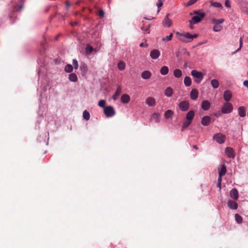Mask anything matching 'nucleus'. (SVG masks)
I'll return each instance as SVG.
<instances>
[{
  "label": "nucleus",
  "mask_w": 248,
  "mask_h": 248,
  "mask_svg": "<svg viewBox=\"0 0 248 248\" xmlns=\"http://www.w3.org/2000/svg\"><path fill=\"white\" fill-rule=\"evenodd\" d=\"M225 153L227 155L230 157L234 158L235 157V155L234 154V151L232 148L231 147H227L225 149Z\"/></svg>",
  "instance_id": "8"
},
{
  "label": "nucleus",
  "mask_w": 248,
  "mask_h": 248,
  "mask_svg": "<svg viewBox=\"0 0 248 248\" xmlns=\"http://www.w3.org/2000/svg\"><path fill=\"white\" fill-rule=\"evenodd\" d=\"M213 139L215 140L218 143L223 144L226 140V137L224 135L218 133L214 135Z\"/></svg>",
  "instance_id": "6"
},
{
  "label": "nucleus",
  "mask_w": 248,
  "mask_h": 248,
  "mask_svg": "<svg viewBox=\"0 0 248 248\" xmlns=\"http://www.w3.org/2000/svg\"><path fill=\"white\" fill-rule=\"evenodd\" d=\"M160 55L159 51L157 49H154L150 52V56L153 59H157Z\"/></svg>",
  "instance_id": "9"
},
{
  "label": "nucleus",
  "mask_w": 248,
  "mask_h": 248,
  "mask_svg": "<svg viewBox=\"0 0 248 248\" xmlns=\"http://www.w3.org/2000/svg\"><path fill=\"white\" fill-rule=\"evenodd\" d=\"M192 76L194 78V81L197 83H200L203 78V74L196 70H193L191 72Z\"/></svg>",
  "instance_id": "4"
},
{
  "label": "nucleus",
  "mask_w": 248,
  "mask_h": 248,
  "mask_svg": "<svg viewBox=\"0 0 248 248\" xmlns=\"http://www.w3.org/2000/svg\"><path fill=\"white\" fill-rule=\"evenodd\" d=\"M211 122V118L209 116H206L202 118L201 123L204 126L208 125Z\"/></svg>",
  "instance_id": "11"
},
{
  "label": "nucleus",
  "mask_w": 248,
  "mask_h": 248,
  "mask_svg": "<svg viewBox=\"0 0 248 248\" xmlns=\"http://www.w3.org/2000/svg\"><path fill=\"white\" fill-rule=\"evenodd\" d=\"M105 13L103 10H101L99 11V15L101 17H103L104 16Z\"/></svg>",
  "instance_id": "47"
},
{
  "label": "nucleus",
  "mask_w": 248,
  "mask_h": 248,
  "mask_svg": "<svg viewBox=\"0 0 248 248\" xmlns=\"http://www.w3.org/2000/svg\"><path fill=\"white\" fill-rule=\"evenodd\" d=\"M106 101L104 100H101L98 102V105L99 107L103 108H113L111 106H108L105 107Z\"/></svg>",
  "instance_id": "22"
},
{
  "label": "nucleus",
  "mask_w": 248,
  "mask_h": 248,
  "mask_svg": "<svg viewBox=\"0 0 248 248\" xmlns=\"http://www.w3.org/2000/svg\"><path fill=\"white\" fill-rule=\"evenodd\" d=\"M189 102L187 101H183L179 104L180 108H188L189 107Z\"/></svg>",
  "instance_id": "26"
},
{
  "label": "nucleus",
  "mask_w": 248,
  "mask_h": 248,
  "mask_svg": "<svg viewBox=\"0 0 248 248\" xmlns=\"http://www.w3.org/2000/svg\"><path fill=\"white\" fill-rule=\"evenodd\" d=\"M225 6L228 8L231 7V4L229 2L228 0H227L225 2Z\"/></svg>",
  "instance_id": "48"
},
{
  "label": "nucleus",
  "mask_w": 248,
  "mask_h": 248,
  "mask_svg": "<svg viewBox=\"0 0 248 248\" xmlns=\"http://www.w3.org/2000/svg\"><path fill=\"white\" fill-rule=\"evenodd\" d=\"M223 97L225 101H230L232 97V93H231V92L229 90L225 91L223 94Z\"/></svg>",
  "instance_id": "14"
},
{
  "label": "nucleus",
  "mask_w": 248,
  "mask_h": 248,
  "mask_svg": "<svg viewBox=\"0 0 248 248\" xmlns=\"http://www.w3.org/2000/svg\"><path fill=\"white\" fill-rule=\"evenodd\" d=\"M242 41H243L242 38L240 37V38L239 39V44H240L239 47L236 50V52H238V51H239L241 49L242 46V44H243Z\"/></svg>",
  "instance_id": "46"
},
{
  "label": "nucleus",
  "mask_w": 248,
  "mask_h": 248,
  "mask_svg": "<svg viewBox=\"0 0 248 248\" xmlns=\"http://www.w3.org/2000/svg\"><path fill=\"white\" fill-rule=\"evenodd\" d=\"M211 5L217 8H221L222 7L221 4L217 2H211Z\"/></svg>",
  "instance_id": "39"
},
{
  "label": "nucleus",
  "mask_w": 248,
  "mask_h": 248,
  "mask_svg": "<svg viewBox=\"0 0 248 248\" xmlns=\"http://www.w3.org/2000/svg\"><path fill=\"white\" fill-rule=\"evenodd\" d=\"M173 75L176 78H180L182 76V72L179 69H175L173 71Z\"/></svg>",
  "instance_id": "23"
},
{
  "label": "nucleus",
  "mask_w": 248,
  "mask_h": 248,
  "mask_svg": "<svg viewBox=\"0 0 248 248\" xmlns=\"http://www.w3.org/2000/svg\"><path fill=\"white\" fill-rule=\"evenodd\" d=\"M23 7V5H20L19 6V11L21 10L22 9Z\"/></svg>",
  "instance_id": "54"
},
{
  "label": "nucleus",
  "mask_w": 248,
  "mask_h": 248,
  "mask_svg": "<svg viewBox=\"0 0 248 248\" xmlns=\"http://www.w3.org/2000/svg\"><path fill=\"white\" fill-rule=\"evenodd\" d=\"M73 70V67L72 65L70 64H67L64 68V70L67 73H70Z\"/></svg>",
  "instance_id": "33"
},
{
  "label": "nucleus",
  "mask_w": 248,
  "mask_h": 248,
  "mask_svg": "<svg viewBox=\"0 0 248 248\" xmlns=\"http://www.w3.org/2000/svg\"><path fill=\"white\" fill-rule=\"evenodd\" d=\"M146 103L149 106V107H153L155 105V101L154 98L152 97H149L146 99Z\"/></svg>",
  "instance_id": "19"
},
{
  "label": "nucleus",
  "mask_w": 248,
  "mask_h": 248,
  "mask_svg": "<svg viewBox=\"0 0 248 248\" xmlns=\"http://www.w3.org/2000/svg\"><path fill=\"white\" fill-rule=\"evenodd\" d=\"M230 196L234 200H237L238 198V192L236 188H233L230 191Z\"/></svg>",
  "instance_id": "12"
},
{
  "label": "nucleus",
  "mask_w": 248,
  "mask_h": 248,
  "mask_svg": "<svg viewBox=\"0 0 248 248\" xmlns=\"http://www.w3.org/2000/svg\"><path fill=\"white\" fill-rule=\"evenodd\" d=\"M173 114V112L172 110H171L170 109H168V110L166 111L165 113V118L167 119H169L172 116Z\"/></svg>",
  "instance_id": "34"
},
{
  "label": "nucleus",
  "mask_w": 248,
  "mask_h": 248,
  "mask_svg": "<svg viewBox=\"0 0 248 248\" xmlns=\"http://www.w3.org/2000/svg\"><path fill=\"white\" fill-rule=\"evenodd\" d=\"M194 115L195 113L193 110H190L187 113L186 119L183 123L182 131H184L185 128L187 127L191 124Z\"/></svg>",
  "instance_id": "1"
},
{
  "label": "nucleus",
  "mask_w": 248,
  "mask_h": 248,
  "mask_svg": "<svg viewBox=\"0 0 248 248\" xmlns=\"http://www.w3.org/2000/svg\"><path fill=\"white\" fill-rule=\"evenodd\" d=\"M227 205L228 207L232 209H236L238 207L237 203L235 202L232 200L228 201Z\"/></svg>",
  "instance_id": "16"
},
{
  "label": "nucleus",
  "mask_w": 248,
  "mask_h": 248,
  "mask_svg": "<svg viewBox=\"0 0 248 248\" xmlns=\"http://www.w3.org/2000/svg\"><path fill=\"white\" fill-rule=\"evenodd\" d=\"M239 115L241 117H244L246 115L245 109H239Z\"/></svg>",
  "instance_id": "42"
},
{
  "label": "nucleus",
  "mask_w": 248,
  "mask_h": 248,
  "mask_svg": "<svg viewBox=\"0 0 248 248\" xmlns=\"http://www.w3.org/2000/svg\"><path fill=\"white\" fill-rule=\"evenodd\" d=\"M190 98L192 100H196L198 98V90L196 89H193L190 92Z\"/></svg>",
  "instance_id": "15"
},
{
  "label": "nucleus",
  "mask_w": 248,
  "mask_h": 248,
  "mask_svg": "<svg viewBox=\"0 0 248 248\" xmlns=\"http://www.w3.org/2000/svg\"><path fill=\"white\" fill-rule=\"evenodd\" d=\"M156 5H157V6L158 8V11H159L160 10V7L163 5V2L161 0H158V2H157Z\"/></svg>",
  "instance_id": "45"
},
{
  "label": "nucleus",
  "mask_w": 248,
  "mask_h": 248,
  "mask_svg": "<svg viewBox=\"0 0 248 248\" xmlns=\"http://www.w3.org/2000/svg\"><path fill=\"white\" fill-rule=\"evenodd\" d=\"M238 108L241 109V108H244L243 107H240Z\"/></svg>",
  "instance_id": "55"
},
{
  "label": "nucleus",
  "mask_w": 248,
  "mask_h": 248,
  "mask_svg": "<svg viewBox=\"0 0 248 248\" xmlns=\"http://www.w3.org/2000/svg\"><path fill=\"white\" fill-rule=\"evenodd\" d=\"M222 177V176H220V175H219V177H218V179H217V183H221Z\"/></svg>",
  "instance_id": "50"
},
{
  "label": "nucleus",
  "mask_w": 248,
  "mask_h": 248,
  "mask_svg": "<svg viewBox=\"0 0 248 248\" xmlns=\"http://www.w3.org/2000/svg\"><path fill=\"white\" fill-rule=\"evenodd\" d=\"M83 118L86 121L89 120L90 118V114L86 110H84L83 113Z\"/></svg>",
  "instance_id": "35"
},
{
  "label": "nucleus",
  "mask_w": 248,
  "mask_h": 248,
  "mask_svg": "<svg viewBox=\"0 0 248 248\" xmlns=\"http://www.w3.org/2000/svg\"><path fill=\"white\" fill-rule=\"evenodd\" d=\"M93 51V48L90 45H87L86 47V52L88 54H91Z\"/></svg>",
  "instance_id": "37"
},
{
  "label": "nucleus",
  "mask_w": 248,
  "mask_h": 248,
  "mask_svg": "<svg viewBox=\"0 0 248 248\" xmlns=\"http://www.w3.org/2000/svg\"><path fill=\"white\" fill-rule=\"evenodd\" d=\"M176 34L178 39L184 42H186V41L185 40L186 38L189 39L190 40V41H191L194 38H196L198 37V35L197 34L192 35L188 32H186L184 34L177 32Z\"/></svg>",
  "instance_id": "2"
},
{
  "label": "nucleus",
  "mask_w": 248,
  "mask_h": 248,
  "mask_svg": "<svg viewBox=\"0 0 248 248\" xmlns=\"http://www.w3.org/2000/svg\"><path fill=\"white\" fill-rule=\"evenodd\" d=\"M162 25L165 27H170L172 25L171 20L169 18V15H167L164 20L162 22Z\"/></svg>",
  "instance_id": "7"
},
{
  "label": "nucleus",
  "mask_w": 248,
  "mask_h": 248,
  "mask_svg": "<svg viewBox=\"0 0 248 248\" xmlns=\"http://www.w3.org/2000/svg\"><path fill=\"white\" fill-rule=\"evenodd\" d=\"M235 219L238 223H241L243 221L242 217L238 214L235 215Z\"/></svg>",
  "instance_id": "36"
},
{
  "label": "nucleus",
  "mask_w": 248,
  "mask_h": 248,
  "mask_svg": "<svg viewBox=\"0 0 248 248\" xmlns=\"http://www.w3.org/2000/svg\"><path fill=\"white\" fill-rule=\"evenodd\" d=\"M172 93H173L172 90L170 87H168L165 90V95H166L168 97L171 96L172 95Z\"/></svg>",
  "instance_id": "31"
},
{
  "label": "nucleus",
  "mask_w": 248,
  "mask_h": 248,
  "mask_svg": "<svg viewBox=\"0 0 248 248\" xmlns=\"http://www.w3.org/2000/svg\"><path fill=\"white\" fill-rule=\"evenodd\" d=\"M149 28L150 26L148 25L147 27H142L141 28V30L143 31L144 33H149Z\"/></svg>",
  "instance_id": "41"
},
{
  "label": "nucleus",
  "mask_w": 248,
  "mask_h": 248,
  "mask_svg": "<svg viewBox=\"0 0 248 248\" xmlns=\"http://www.w3.org/2000/svg\"><path fill=\"white\" fill-rule=\"evenodd\" d=\"M152 76L151 73L148 70L144 71L141 74V78L144 79H149Z\"/></svg>",
  "instance_id": "13"
},
{
  "label": "nucleus",
  "mask_w": 248,
  "mask_h": 248,
  "mask_svg": "<svg viewBox=\"0 0 248 248\" xmlns=\"http://www.w3.org/2000/svg\"><path fill=\"white\" fill-rule=\"evenodd\" d=\"M226 172V168L224 165L221 166V169L219 170V175L220 176H224Z\"/></svg>",
  "instance_id": "28"
},
{
  "label": "nucleus",
  "mask_w": 248,
  "mask_h": 248,
  "mask_svg": "<svg viewBox=\"0 0 248 248\" xmlns=\"http://www.w3.org/2000/svg\"><path fill=\"white\" fill-rule=\"evenodd\" d=\"M103 111L107 117H111L115 114L114 109H103Z\"/></svg>",
  "instance_id": "17"
},
{
  "label": "nucleus",
  "mask_w": 248,
  "mask_h": 248,
  "mask_svg": "<svg viewBox=\"0 0 248 248\" xmlns=\"http://www.w3.org/2000/svg\"><path fill=\"white\" fill-rule=\"evenodd\" d=\"M211 84L214 89H217L219 87V82L217 80L213 79L211 81Z\"/></svg>",
  "instance_id": "29"
},
{
  "label": "nucleus",
  "mask_w": 248,
  "mask_h": 248,
  "mask_svg": "<svg viewBox=\"0 0 248 248\" xmlns=\"http://www.w3.org/2000/svg\"><path fill=\"white\" fill-rule=\"evenodd\" d=\"M147 44H144L143 43H141L140 45V47H144V46H147Z\"/></svg>",
  "instance_id": "51"
},
{
  "label": "nucleus",
  "mask_w": 248,
  "mask_h": 248,
  "mask_svg": "<svg viewBox=\"0 0 248 248\" xmlns=\"http://www.w3.org/2000/svg\"><path fill=\"white\" fill-rule=\"evenodd\" d=\"M169 68L167 66H163L160 70V72L162 75L165 76L168 74L169 73Z\"/></svg>",
  "instance_id": "24"
},
{
  "label": "nucleus",
  "mask_w": 248,
  "mask_h": 248,
  "mask_svg": "<svg viewBox=\"0 0 248 248\" xmlns=\"http://www.w3.org/2000/svg\"><path fill=\"white\" fill-rule=\"evenodd\" d=\"M121 91H122V88L121 86H119L117 87V90L112 97V98L114 100H116L118 98L119 96H120V95L121 94Z\"/></svg>",
  "instance_id": "18"
},
{
  "label": "nucleus",
  "mask_w": 248,
  "mask_h": 248,
  "mask_svg": "<svg viewBox=\"0 0 248 248\" xmlns=\"http://www.w3.org/2000/svg\"><path fill=\"white\" fill-rule=\"evenodd\" d=\"M160 115L157 113H154L151 116V120L155 123L159 122L160 120Z\"/></svg>",
  "instance_id": "21"
},
{
  "label": "nucleus",
  "mask_w": 248,
  "mask_h": 248,
  "mask_svg": "<svg viewBox=\"0 0 248 248\" xmlns=\"http://www.w3.org/2000/svg\"><path fill=\"white\" fill-rule=\"evenodd\" d=\"M247 75H248V72H247Z\"/></svg>",
  "instance_id": "57"
},
{
  "label": "nucleus",
  "mask_w": 248,
  "mask_h": 248,
  "mask_svg": "<svg viewBox=\"0 0 248 248\" xmlns=\"http://www.w3.org/2000/svg\"><path fill=\"white\" fill-rule=\"evenodd\" d=\"M130 100V96L127 94H124L121 97V102L123 104H127Z\"/></svg>",
  "instance_id": "10"
},
{
  "label": "nucleus",
  "mask_w": 248,
  "mask_h": 248,
  "mask_svg": "<svg viewBox=\"0 0 248 248\" xmlns=\"http://www.w3.org/2000/svg\"><path fill=\"white\" fill-rule=\"evenodd\" d=\"M198 0H189L186 4V6H189L194 4Z\"/></svg>",
  "instance_id": "43"
},
{
  "label": "nucleus",
  "mask_w": 248,
  "mask_h": 248,
  "mask_svg": "<svg viewBox=\"0 0 248 248\" xmlns=\"http://www.w3.org/2000/svg\"><path fill=\"white\" fill-rule=\"evenodd\" d=\"M202 108H209L210 107V103L207 100L202 101Z\"/></svg>",
  "instance_id": "30"
},
{
  "label": "nucleus",
  "mask_w": 248,
  "mask_h": 248,
  "mask_svg": "<svg viewBox=\"0 0 248 248\" xmlns=\"http://www.w3.org/2000/svg\"><path fill=\"white\" fill-rule=\"evenodd\" d=\"M69 79L72 82H76L78 80V77L76 74L71 73L69 75Z\"/></svg>",
  "instance_id": "27"
},
{
  "label": "nucleus",
  "mask_w": 248,
  "mask_h": 248,
  "mask_svg": "<svg viewBox=\"0 0 248 248\" xmlns=\"http://www.w3.org/2000/svg\"><path fill=\"white\" fill-rule=\"evenodd\" d=\"M73 64L74 65V68L77 70L78 69V62L77 60L74 59L73 60Z\"/></svg>",
  "instance_id": "44"
},
{
  "label": "nucleus",
  "mask_w": 248,
  "mask_h": 248,
  "mask_svg": "<svg viewBox=\"0 0 248 248\" xmlns=\"http://www.w3.org/2000/svg\"><path fill=\"white\" fill-rule=\"evenodd\" d=\"M243 85L248 88V80H245L243 82Z\"/></svg>",
  "instance_id": "49"
},
{
  "label": "nucleus",
  "mask_w": 248,
  "mask_h": 248,
  "mask_svg": "<svg viewBox=\"0 0 248 248\" xmlns=\"http://www.w3.org/2000/svg\"><path fill=\"white\" fill-rule=\"evenodd\" d=\"M193 148L195 149L196 150H198V146L197 145H193Z\"/></svg>",
  "instance_id": "53"
},
{
  "label": "nucleus",
  "mask_w": 248,
  "mask_h": 248,
  "mask_svg": "<svg viewBox=\"0 0 248 248\" xmlns=\"http://www.w3.org/2000/svg\"><path fill=\"white\" fill-rule=\"evenodd\" d=\"M194 13L196 14L192 17L191 20L189 21L190 24H196L201 21V20L204 17V13H200L198 11H194Z\"/></svg>",
  "instance_id": "3"
},
{
  "label": "nucleus",
  "mask_w": 248,
  "mask_h": 248,
  "mask_svg": "<svg viewBox=\"0 0 248 248\" xmlns=\"http://www.w3.org/2000/svg\"><path fill=\"white\" fill-rule=\"evenodd\" d=\"M212 22L214 24L213 30L216 32H218L221 30L222 27L220 24L224 22L223 19H213Z\"/></svg>",
  "instance_id": "5"
},
{
  "label": "nucleus",
  "mask_w": 248,
  "mask_h": 248,
  "mask_svg": "<svg viewBox=\"0 0 248 248\" xmlns=\"http://www.w3.org/2000/svg\"><path fill=\"white\" fill-rule=\"evenodd\" d=\"M232 109H221V111H218L217 113H215L214 115L216 117H219L221 114L230 113Z\"/></svg>",
  "instance_id": "20"
},
{
  "label": "nucleus",
  "mask_w": 248,
  "mask_h": 248,
  "mask_svg": "<svg viewBox=\"0 0 248 248\" xmlns=\"http://www.w3.org/2000/svg\"><path fill=\"white\" fill-rule=\"evenodd\" d=\"M222 108H232V106L231 103L226 102L224 104Z\"/></svg>",
  "instance_id": "40"
},
{
  "label": "nucleus",
  "mask_w": 248,
  "mask_h": 248,
  "mask_svg": "<svg viewBox=\"0 0 248 248\" xmlns=\"http://www.w3.org/2000/svg\"><path fill=\"white\" fill-rule=\"evenodd\" d=\"M221 183H217V187L220 189H221Z\"/></svg>",
  "instance_id": "52"
},
{
  "label": "nucleus",
  "mask_w": 248,
  "mask_h": 248,
  "mask_svg": "<svg viewBox=\"0 0 248 248\" xmlns=\"http://www.w3.org/2000/svg\"><path fill=\"white\" fill-rule=\"evenodd\" d=\"M173 36V34L171 33L169 35L167 36L165 38H163L162 40L163 41H170L172 39V37Z\"/></svg>",
  "instance_id": "38"
},
{
  "label": "nucleus",
  "mask_w": 248,
  "mask_h": 248,
  "mask_svg": "<svg viewBox=\"0 0 248 248\" xmlns=\"http://www.w3.org/2000/svg\"><path fill=\"white\" fill-rule=\"evenodd\" d=\"M145 19H148V20H149L150 19H148L147 18H144Z\"/></svg>",
  "instance_id": "56"
},
{
  "label": "nucleus",
  "mask_w": 248,
  "mask_h": 248,
  "mask_svg": "<svg viewBox=\"0 0 248 248\" xmlns=\"http://www.w3.org/2000/svg\"><path fill=\"white\" fill-rule=\"evenodd\" d=\"M118 68L121 71L124 70L125 68V64L124 62L121 61L117 64Z\"/></svg>",
  "instance_id": "32"
},
{
  "label": "nucleus",
  "mask_w": 248,
  "mask_h": 248,
  "mask_svg": "<svg viewBox=\"0 0 248 248\" xmlns=\"http://www.w3.org/2000/svg\"><path fill=\"white\" fill-rule=\"evenodd\" d=\"M184 83L186 87H189L191 85V79L189 77L186 76L184 78Z\"/></svg>",
  "instance_id": "25"
}]
</instances>
